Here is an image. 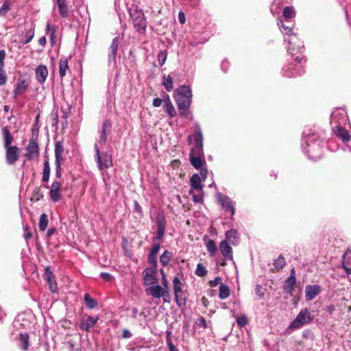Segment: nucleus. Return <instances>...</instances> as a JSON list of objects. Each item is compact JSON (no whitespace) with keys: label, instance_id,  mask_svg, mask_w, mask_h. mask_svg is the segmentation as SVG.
<instances>
[{"label":"nucleus","instance_id":"nucleus-1","mask_svg":"<svg viewBox=\"0 0 351 351\" xmlns=\"http://www.w3.org/2000/svg\"><path fill=\"white\" fill-rule=\"evenodd\" d=\"M324 141L315 130L306 128L302 136L301 148L304 154L313 160L322 158Z\"/></svg>","mask_w":351,"mask_h":351},{"label":"nucleus","instance_id":"nucleus-2","mask_svg":"<svg viewBox=\"0 0 351 351\" xmlns=\"http://www.w3.org/2000/svg\"><path fill=\"white\" fill-rule=\"evenodd\" d=\"M278 25L284 35L285 42L287 43L286 46L287 53L295 58L297 56H304L303 55L304 51L303 42L300 40L296 34H293L292 29L285 25L284 21L281 19L278 20Z\"/></svg>","mask_w":351,"mask_h":351},{"label":"nucleus","instance_id":"nucleus-3","mask_svg":"<svg viewBox=\"0 0 351 351\" xmlns=\"http://www.w3.org/2000/svg\"><path fill=\"white\" fill-rule=\"evenodd\" d=\"M192 90L189 86L181 85L175 90L174 98L180 116L193 119L189 108L192 103Z\"/></svg>","mask_w":351,"mask_h":351},{"label":"nucleus","instance_id":"nucleus-4","mask_svg":"<svg viewBox=\"0 0 351 351\" xmlns=\"http://www.w3.org/2000/svg\"><path fill=\"white\" fill-rule=\"evenodd\" d=\"M306 62L305 56H297L293 62L285 64L280 71L282 77L291 78L301 76L305 72L304 64Z\"/></svg>","mask_w":351,"mask_h":351},{"label":"nucleus","instance_id":"nucleus-5","mask_svg":"<svg viewBox=\"0 0 351 351\" xmlns=\"http://www.w3.org/2000/svg\"><path fill=\"white\" fill-rule=\"evenodd\" d=\"M187 142L189 145H193L190 152H204V136L199 123H195L194 132L188 136Z\"/></svg>","mask_w":351,"mask_h":351},{"label":"nucleus","instance_id":"nucleus-6","mask_svg":"<svg viewBox=\"0 0 351 351\" xmlns=\"http://www.w3.org/2000/svg\"><path fill=\"white\" fill-rule=\"evenodd\" d=\"M134 27L139 34H144L147 28V21L143 12L137 8L130 11Z\"/></svg>","mask_w":351,"mask_h":351},{"label":"nucleus","instance_id":"nucleus-7","mask_svg":"<svg viewBox=\"0 0 351 351\" xmlns=\"http://www.w3.org/2000/svg\"><path fill=\"white\" fill-rule=\"evenodd\" d=\"M348 122V116L346 109L337 108L330 114V125L332 128L345 126Z\"/></svg>","mask_w":351,"mask_h":351},{"label":"nucleus","instance_id":"nucleus-8","mask_svg":"<svg viewBox=\"0 0 351 351\" xmlns=\"http://www.w3.org/2000/svg\"><path fill=\"white\" fill-rule=\"evenodd\" d=\"M173 287L175 295V300L179 307L185 306L186 300V294L182 290L183 284L178 276L173 279Z\"/></svg>","mask_w":351,"mask_h":351},{"label":"nucleus","instance_id":"nucleus-9","mask_svg":"<svg viewBox=\"0 0 351 351\" xmlns=\"http://www.w3.org/2000/svg\"><path fill=\"white\" fill-rule=\"evenodd\" d=\"M313 317H311V313L307 308L302 309L296 317L289 325L291 329H299L304 325L309 324Z\"/></svg>","mask_w":351,"mask_h":351},{"label":"nucleus","instance_id":"nucleus-10","mask_svg":"<svg viewBox=\"0 0 351 351\" xmlns=\"http://www.w3.org/2000/svg\"><path fill=\"white\" fill-rule=\"evenodd\" d=\"M94 149L95 152L97 167L100 171H102L104 169H108L112 166V161L110 154L108 153H104L102 155H100L99 148L97 143H95L94 145Z\"/></svg>","mask_w":351,"mask_h":351},{"label":"nucleus","instance_id":"nucleus-11","mask_svg":"<svg viewBox=\"0 0 351 351\" xmlns=\"http://www.w3.org/2000/svg\"><path fill=\"white\" fill-rule=\"evenodd\" d=\"M216 198L221 208L227 213H230L232 217L235 214V202L230 197L219 192L216 193Z\"/></svg>","mask_w":351,"mask_h":351},{"label":"nucleus","instance_id":"nucleus-12","mask_svg":"<svg viewBox=\"0 0 351 351\" xmlns=\"http://www.w3.org/2000/svg\"><path fill=\"white\" fill-rule=\"evenodd\" d=\"M332 130L333 134L345 144L344 151L351 152V136L349 132L344 128V126L332 128Z\"/></svg>","mask_w":351,"mask_h":351},{"label":"nucleus","instance_id":"nucleus-13","mask_svg":"<svg viewBox=\"0 0 351 351\" xmlns=\"http://www.w3.org/2000/svg\"><path fill=\"white\" fill-rule=\"evenodd\" d=\"M208 176V169H201L199 173H194L190 178V184L191 186V189H196L202 191L203 189L204 184L202 182H204Z\"/></svg>","mask_w":351,"mask_h":351},{"label":"nucleus","instance_id":"nucleus-14","mask_svg":"<svg viewBox=\"0 0 351 351\" xmlns=\"http://www.w3.org/2000/svg\"><path fill=\"white\" fill-rule=\"evenodd\" d=\"M157 231L153 241H160L163 239L165 234V228L167 225L166 219L163 213H158L156 217Z\"/></svg>","mask_w":351,"mask_h":351},{"label":"nucleus","instance_id":"nucleus-15","mask_svg":"<svg viewBox=\"0 0 351 351\" xmlns=\"http://www.w3.org/2000/svg\"><path fill=\"white\" fill-rule=\"evenodd\" d=\"M189 161L191 165L197 170L207 169L204 152H190Z\"/></svg>","mask_w":351,"mask_h":351},{"label":"nucleus","instance_id":"nucleus-16","mask_svg":"<svg viewBox=\"0 0 351 351\" xmlns=\"http://www.w3.org/2000/svg\"><path fill=\"white\" fill-rule=\"evenodd\" d=\"M146 293L147 295H150L154 298H165L169 295V290L162 288V287L158 285V283L152 285L151 287H148L146 289ZM164 300L165 302H167L165 299H164Z\"/></svg>","mask_w":351,"mask_h":351},{"label":"nucleus","instance_id":"nucleus-17","mask_svg":"<svg viewBox=\"0 0 351 351\" xmlns=\"http://www.w3.org/2000/svg\"><path fill=\"white\" fill-rule=\"evenodd\" d=\"M157 267L146 268L142 273L143 276L144 284L149 286L158 283Z\"/></svg>","mask_w":351,"mask_h":351},{"label":"nucleus","instance_id":"nucleus-18","mask_svg":"<svg viewBox=\"0 0 351 351\" xmlns=\"http://www.w3.org/2000/svg\"><path fill=\"white\" fill-rule=\"evenodd\" d=\"M99 319L98 315L92 316L85 314L80 320V328L83 331L88 332L97 323Z\"/></svg>","mask_w":351,"mask_h":351},{"label":"nucleus","instance_id":"nucleus-19","mask_svg":"<svg viewBox=\"0 0 351 351\" xmlns=\"http://www.w3.org/2000/svg\"><path fill=\"white\" fill-rule=\"evenodd\" d=\"M112 130V122L109 119H105L102 123L101 129L100 130V136L97 144L103 146L106 144L108 135Z\"/></svg>","mask_w":351,"mask_h":351},{"label":"nucleus","instance_id":"nucleus-20","mask_svg":"<svg viewBox=\"0 0 351 351\" xmlns=\"http://www.w3.org/2000/svg\"><path fill=\"white\" fill-rule=\"evenodd\" d=\"M39 154V147L37 139L32 138L29 140V144L27 147V153L25 157L28 160H32L36 158Z\"/></svg>","mask_w":351,"mask_h":351},{"label":"nucleus","instance_id":"nucleus-21","mask_svg":"<svg viewBox=\"0 0 351 351\" xmlns=\"http://www.w3.org/2000/svg\"><path fill=\"white\" fill-rule=\"evenodd\" d=\"M322 291L319 285H307L305 287V298L306 301H311L316 298Z\"/></svg>","mask_w":351,"mask_h":351},{"label":"nucleus","instance_id":"nucleus-22","mask_svg":"<svg viewBox=\"0 0 351 351\" xmlns=\"http://www.w3.org/2000/svg\"><path fill=\"white\" fill-rule=\"evenodd\" d=\"M6 162L8 165H13L16 162L19 158V149L14 145L12 147L5 148Z\"/></svg>","mask_w":351,"mask_h":351},{"label":"nucleus","instance_id":"nucleus-23","mask_svg":"<svg viewBox=\"0 0 351 351\" xmlns=\"http://www.w3.org/2000/svg\"><path fill=\"white\" fill-rule=\"evenodd\" d=\"M29 86V82L27 80L20 77L15 86L13 90L14 99L16 100L18 95L25 93Z\"/></svg>","mask_w":351,"mask_h":351},{"label":"nucleus","instance_id":"nucleus-24","mask_svg":"<svg viewBox=\"0 0 351 351\" xmlns=\"http://www.w3.org/2000/svg\"><path fill=\"white\" fill-rule=\"evenodd\" d=\"M61 184L58 181H53L49 190V196L53 202H58L61 198Z\"/></svg>","mask_w":351,"mask_h":351},{"label":"nucleus","instance_id":"nucleus-25","mask_svg":"<svg viewBox=\"0 0 351 351\" xmlns=\"http://www.w3.org/2000/svg\"><path fill=\"white\" fill-rule=\"evenodd\" d=\"M45 277L48 282L49 290L52 293L57 291V283L53 272L51 271L49 267H46L45 269Z\"/></svg>","mask_w":351,"mask_h":351},{"label":"nucleus","instance_id":"nucleus-26","mask_svg":"<svg viewBox=\"0 0 351 351\" xmlns=\"http://www.w3.org/2000/svg\"><path fill=\"white\" fill-rule=\"evenodd\" d=\"M219 250L225 259L232 261L233 259L232 248L227 240L220 242Z\"/></svg>","mask_w":351,"mask_h":351},{"label":"nucleus","instance_id":"nucleus-27","mask_svg":"<svg viewBox=\"0 0 351 351\" xmlns=\"http://www.w3.org/2000/svg\"><path fill=\"white\" fill-rule=\"evenodd\" d=\"M36 79L37 82L43 84L48 76V69L45 65L40 64L35 69Z\"/></svg>","mask_w":351,"mask_h":351},{"label":"nucleus","instance_id":"nucleus-28","mask_svg":"<svg viewBox=\"0 0 351 351\" xmlns=\"http://www.w3.org/2000/svg\"><path fill=\"white\" fill-rule=\"evenodd\" d=\"M119 46V39L118 38H114L111 45L109 47L108 51V60L109 62H114L116 60L117 49Z\"/></svg>","mask_w":351,"mask_h":351},{"label":"nucleus","instance_id":"nucleus-29","mask_svg":"<svg viewBox=\"0 0 351 351\" xmlns=\"http://www.w3.org/2000/svg\"><path fill=\"white\" fill-rule=\"evenodd\" d=\"M56 5L60 16L65 19L69 15V9L66 0H56Z\"/></svg>","mask_w":351,"mask_h":351},{"label":"nucleus","instance_id":"nucleus-30","mask_svg":"<svg viewBox=\"0 0 351 351\" xmlns=\"http://www.w3.org/2000/svg\"><path fill=\"white\" fill-rule=\"evenodd\" d=\"M163 108L171 118H173L176 115V111L169 96H167V99H164Z\"/></svg>","mask_w":351,"mask_h":351},{"label":"nucleus","instance_id":"nucleus-31","mask_svg":"<svg viewBox=\"0 0 351 351\" xmlns=\"http://www.w3.org/2000/svg\"><path fill=\"white\" fill-rule=\"evenodd\" d=\"M68 69V58H61L59 61V75L61 79H62L66 75V73Z\"/></svg>","mask_w":351,"mask_h":351},{"label":"nucleus","instance_id":"nucleus-32","mask_svg":"<svg viewBox=\"0 0 351 351\" xmlns=\"http://www.w3.org/2000/svg\"><path fill=\"white\" fill-rule=\"evenodd\" d=\"M55 160L62 161L64 158L62 154L64 152V146L62 141H57L55 144Z\"/></svg>","mask_w":351,"mask_h":351},{"label":"nucleus","instance_id":"nucleus-33","mask_svg":"<svg viewBox=\"0 0 351 351\" xmlns=\"http://www.w3.org/2000/svg\"><path fill=\"white\" fill-rule=\"evenodd\" d=\"M3 136L5 148L12 147L11 144L13 141V136L6 127L3 129Z\"/></svg>","mask_w":351,"mask_h":351},{"label":"nucleus","instance_id":"nucleus-34","mask_svg":"<svg viewBox=\"0 0 351 351\" xmlns=\"http://www.w3.org/2000/svg\"><path fill=\"white\" fill-rule=\"evenodd\" d=\"M296 283L295 276H289L286 280L284 286V289L287 293H291L295 288Z\"/></svg>","mask_w":351,"mask_h":351},{"label":"nucleus","instance_id":"nucleus-35","mask_svg":"<svg viewBox=\"0 0 351 351\" xmlns=\"http://www.w3.org/2000/svg\"><path fill=\"white\" fill-rule=\"evenodd\" d=\"M173 256L171 252L165 250L164 252L160 256V263L162 266L167 265L171 261Z\"/></svg>","mask_w":351,"mask_h":351},{"label":"nucleus","instance_id":"nucleus-36","mask_svg":"<svg viewBox=\"0 0 351 351\" xmlns=\"http://www.w3.org/2000/svg\"><path fill=\"white\" fill-rule=\"evenodd\" d=\"M21 348L25 351L28 349L29 347V335L27 333H20L19 339Z\"/></svg>","mask_w":351,"mask_h":351},{"label":"nucleus","instance_id":"nucleus-37","mask_svg":"<svg viewBox=\"0 0 351 351\" xmlns=\"http://www.w3.org/2000/svg\"><path fill=\"white\" fill-rule=\"evenodd\" d=\"M205 245L206 247L207 251L209 253L210 256H213L215 255L217 251V247L214 240L208 239Z\"/></svg>","mask_w":351,"mask_h":351},{"label":"nucleus","instance_id":"nucleus-38","mask_svg":"<svg viewBox=\"0 0 351 351\" xmlns=\"http://www.w3.org/2000/svg\"><path fill=\"white\" fill-rule=\"evenodd\" d=\"M84 302L86 305V307L89 309H93L96 307L98 304L97 300L93 298H91L88 293H85L84 295Z\"/></svg>","mask_w":351,"mask_h":351},{"label":"nucleus","instance_id":"nucleus-39","mask_svg":"<svg viewBox=\"0 0 351 351\" xmlns=\"http://www.w3.org/2000/svg\"><path fill=\"white\" fill-rule=\"evenodd\" d=\"M230 295V289L225 284H221L219 288V298L225 300Z\"/></svg>","mask_w":351,"mask_h":351},{"label":"nucleus","instance_id":"nucleus-40","mask_svg":"<svg viewBox=\"0 0 351 351\" xmlns=\"http://www.w3.org/2000/svg\"><path fill=\"white\" fill-rule=\"evenodd\" d=\"M162 85L164 86V87L167 91L170 92L172 90V89L173 88V80H172V77L169 75H163Z\"/></svg>","mask_w":351,"mask_h":351},{"label":"nucleus","instance_id":"nucleus-41","mask_svg":"<svg viewBox=\"0 0 351 351\" xmlns=\"http://www.w3.org/2000/svg\"><path fill=\"white\" fill-rule=\"evenodd\" d=\"M50 172H51V169H50L49 162L48 160H45L44 162V167H43V177H42V181L43 182H47L49 181V176H50Z\"/></svg>","mask_w":351,"mask_h":351},{"label":"nucleus","instance_id":"nucleus-42","mask_svg":"<svg viewBox=\"0 0 351 351\" xmlns=\"http://www.w3.org/2000/svg\"><path fill=\"white\" fill-rule=\"evenodd\" d=\"M295 11L292 6H287L283 10V17L286 22H289V20L295 16Z\"/></svg>","mask_w":351,"mask_h":351},{"label":"nucleus","instance_id":"nucleus-43","mask_svg":"<svg viewBox=\"0 0 351 351\" xmlns=\"http://www.w3.org/2000/svg\"><path fill=\"white\" fill-rule=\"evenodd\" d=\"M48 216L45 213H43L39 218L38 228L40 231H45L48 226Z\"/></svg>","mask_w":351,"mask_h":351},{"label":"nucleus","instance_id":"nucleus-44","mask_svg":"<svg viewBox=\"0 0 351 351\" xmlns=\"http://www.w3.org/2000/svg\"><path fill=\"white\" fill-rule=\"evenodd\" d=\"M226 239L233 245H234V241L239 239V233L237 230L231 229L226 232Z\"/></svg>","mask_w":351,"mask_h":351},{"label":"nucleus","instance_id":"nucleus-45","mask_svg":"<svg viewBox=\"0 0 351 351\" xmlns=\"http://www.w3.org/2000/svg\"><path fill=\"white\" fill-rule=\"evenodd\" d=\"M23 36L25 37V40L23 42V44H27L32 41L34 36V28L30 27L28 29H25L24 32H23Z\"/></svg>","mask_w":351,"mask_h":351},{"label":"nucleus","instance_id":"nucleus-46","mask_svg":"<svg viewBox=\"0 0 351 351\" xmlns=\"http://www.w3.org/2000/svg\"><path fill=\"white\" fill-rule=\"evenodd\" d=\"M46 34L49 35L51 44L53 45L56 40V26H51L49 23L46 25Z\"/></svg>","mask_w":351,"mask_h":351},{"label":"nucleus","instance_id":"nucleus-47","mask_svg":"<svg viewBox=\"0 0 351 351\" xmlns=\"http://www.w3.org/2000/svg\"><path fill=\"white\" fill-rule=\"evenodd\" d=\"M273 265L275 269L280 270L282 269L285 265V259L282 255L279 256L274 261Z\"/></svg>","mask_w":351,"mask_h":351},{"label":"nucleus","instance_id":"nucleus-48","mask_svg":"<svg viewBox=\"0 0 351 351\" xmlns=\"http://www.w3.org/2000/svg\"><path fill=\"white\" fill-rule=\"evenodd\" d=\"M208 271L204 265L202 263H198L197 265L196 269L195 271V275L199 277H204L206 276Z\"/></svg>","mask_w":351,"mask_h":351},{"label":"nucleus","instance_id":"nucleus-49","mask_svg":"<svg viewBox=\"0 0 351 351\" xmlns=\"http://www.w3.org/2000/svg\"><path fill=\"white\" fill-rule=\"evenodd\" d=\"M343 267L348 274H351V258L346 256H343Z\"/></svg>","mask_w":351,"mask_h":351},{"label":"nucleus","instance_id":"nucleus-50","mask_svg":"<svg viewBox=\"0 0 351 351\" xmlns=\"http://www.w3.org/2000/svg\"><path fill=\"white\" fill-rule=\"evenodd\" d=\"M43 197V195L41 192L40 189L39 187L34 189L32 195L31 200L33 202H38Z\"/></svg>","mask_w":351,"mask_h":351},{"label":"nucleus","instance_id":"nucleus-51","mask_svg":"<svg viewBox=\"0 0 351 351\" xmlns=\"http://www.w3.org/2000/svg\"><path fill=\"white\" fill-rule=\"evenodd\" d=\"M147 263L152 267H157V254L149 252Z\"/></svg>","mask_w":351,"mask_h":351},{"label":"nucleus","instance_id":"nucleus-52","mask_svg":"<svg viewBox=\"0 0 351 351\" xmlns=\"http://www.w3.org/2000/svg\"><path fill=\"white\" fill-rule=\"evenodd\" d=\"M167 53L166 51H160L158 53V62L160 66L164 65L166 62Z\"/></svg>","mask_w":351,"mask_h":351},{"label":"nucleus","instance_id":"nucleus-53","mask_svg":"<svg viewBox=\"0 0 351 351\" xmlns=\"http://www.w3.org/2000/svg\"><path fill=\"white\" fill-rule=\"evenodd\" d=\"M247 318L245 315H241L237 319V323L239 327H244L247 325Z\"/></svg>","mask_w":351,"mask_h":351},{"label":"nucleus","instance_id":"nucleus-54","mask_svg":"<svg viewBox=\"0 0 351 351\" xmlns=\"http://www.w3.org/2000/svg\"><path fill=\"white\" fill-rule=\"evenodd\" d=\"M171 332L167 331V345L169 348V351H178V349L174 346L171 338L169 337Z\"/></svg>","mask_w":351,"mask_h":351},{"label":"nucleus","instance_id":"nucleus-55","mask_svg":"<svg viewBox=\"0 0 351 351\" xmlns=\"http://www.w3.org/2000/svg\"><path fill=\"white\" fill-rule=\"evenodd\" d=\"M193 189H190L189 194L193 196V200L195 203L202 204L203 202V197L201 195H198L193 193Z\"/></svg>","mask_w":351,"mask_h":351},{"label":"nucleus","instance_id":"nucleus-56","mask_svg":"<svg viewBox=\"0 0 351 351\" xmlns=\"http://www.w3.org/2000/svg\"><path fill=\"white\" fill-rule=\"evenodd\" d=\"M62 161L59 160H55V165H56V176L58 178H61L62 176V169H61V163Z\"/></svg>","mask_w":351,"mask_h":351},{"label":"nucleus","instance_id":"nucleus-57","mask_svg":"<svg viewBox=\"0 0 351 351\" xmlns=\"http://www.w3.org/2000/svg\"><path fill=\"white\" fill-rule=\"evenodd\" d=\"M7 76L3 68H0V86H3L6 83Z\"/></svg>","mask_w":351,"mask_h":351},{"label":"nucleus","instance_id":"nucleus-58","mask_svg":"<svg viewBox=\"0 0 351 351\" xmlns=\"http://www.w3.org/2000/svg\"><path fill=\"white\" fill-rule=\"evenodd\" d=\"M10 5L6 3H4L0 8V15L1 16L5 15V14L8 12V10H10Z\"/></svg>","mask_w":351,"mask_h":351},{"label":"nucleus","instance_id":"nucleus-59","mask_svg":"<svg viewBox=\"0 0 351 351\" xmlns=\"http://www.w3.org/2000/svg\"><path fill=\"white\" fill-rule=\"evenodd\" d=\"M160 244L159 243V242L158 243H156L154 242L152 247L151 248L149 252L150 253H152V254H158L159 250H160Z\"/></svg>","mask_w":351,"mask_h":351},{"label":"nucleus","instance_id":"nucleus-60","mask_svg":"<svg viewBox=\"0 0 351 351\" xmlns=\"http://www.w3.org/2000/svg\"><path fill=\"white\" fill-rule=\"evenodd\" d=\"M256 294L258 295L260 298H263L264 296V292L263 291L262 285L257 284L255 288Z\"/></svg>","mask_w":351,"mask_h":351},{"label":"nucleus","instance_id":"nucleus-61","mask_svg":"<svg viewBox=\"0 0 351 351\" xmlns=\"http://www.w3.org/2000/svg\"><path fill=\"white\" fill-rule=\"evenodd\" d=\"M221 280V277L217 276L214 278V280L209 281V285L211 287H215L220 283Z\"/></svg>","mask_w":351,"mask_h":351},{"label":"nucleus","instance_id":"nucleus-62","mask_svg":"<svg viewBox=\"0 0 351 351\" xmlns=\"http://www.w3.org/2000/svg\"><path fill=\"white\" fill-rule=\"evenodd\" d=\"M100 277L106 282L110 281L113 278L111 274L106 272H101L100 274Z\"/></svg>","mask_w":351,"mask_h":351},{"label":"nucleus","instance_id":"nucleus-63","mask_svg":"<svg viewBox=\"0 0 351 351\" xmlns=\"http://www.w3.org/2000/svg\"><path fill=\"white\" fill-rule=\"evenodd\" d=\"M197 324L200 326V327H202L204 328H207V323H206V321L204 317H200L198 319H197Z\"/></svg>","mask_w":351,"mask_h":351},{"label":"nucleus","instance_id":"nucleus-64","mask_svg":"<svg viewBox=\"0 0 351 351\" xmlns=\"http://www.w3.org/2000/svg\"><path fill=\"white\" fill-rule=\"evenodd\" d=\"M228 66H229V62H228V61L226 59L223 60L221 62V67L222 71H223L224 73H226V72L228 71Z\"/></svg>","mask_w":351,"mask_h":351}]
</instances>
